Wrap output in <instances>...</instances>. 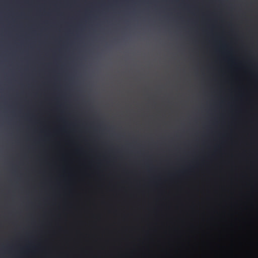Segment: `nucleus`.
Segmentation results:
<instances>
[{
  "instance_id": "obj_1",
  "label": "nucleus",
  "mask_w": 258,
  "mask_h": 258,
  "mask_svg": "<svg viewBox=\"0 0 258 258\" xmlns=\"http://www.w3.org/2000/svg\"><path fill=\"white\" fill-rule=\"evenodd\" d=\"M108 150L111 152L116 153H121L124 150H126V149L124 148L113 147L112 146L109 147Z\"/></svg>"
},
{
  "instance_id": "obj_2",
  "label": "nucleus",
  "mask_w": 258,
  "mask_h": 258,
  "mask_svg": "<svg viewBox=\"0 0 258 258\" xmlns=\"http://www.w3.org/2000/svg\"><path fill=\"white\" fill-rule=\"evenodd\" d=\"M220 146L219 145L215 146V148H220Z\"/></svg>"
}]
</instances>
